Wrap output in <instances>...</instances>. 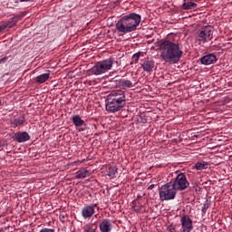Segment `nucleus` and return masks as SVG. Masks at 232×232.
Masks as SVG:
<instances>
[{"label": "nucleus", "mask_w": 232, "mask_h": 232, "mask_svg": "<svg viewBox=\"0 0 232 232\" xmlns=\"http://www.w3.org/2000/svg\"><path fill=\"white\" fill-rule=\"evenodd\" d=\"M132 208L136 213H140V208L137 207V205H133Z\"/></svg>", "instance_id": "obj_31"}, {"label": "nucleus", "mask_w": 232, "mask_h": 232, "mask_svg": "<svg viewBox=\"0 0 232 232\" xmlns=\"http://www.w3.org/2000/svg\"><path fill=\"white\" fill-rule=\"evenodd\" d=\"M0 106H3V101L0 100Z\"/></svg>", "instance_id": "obj_34"}, {"label": "nucleus", "mask_w": 232, "mask_h": 232, "mask_svg": "<svg viewBox=\"0 0 232 232\" xmlns=\"http://www.w3.org/2000/svg\"><path fill=\"white\" fill-rule=\"evenodd\" d=\"M19 1L20 3H34V0H17L15 3H19Z\"/></svg>", "instance_id": "obj_30"}, {"label": "nucleus", "mask_w": 232, "mask_h": 232, "mask_svg": "<svg viewBox=\"0 0 232 232\" xmlns=\"http://www.w3.org/2000/svg\"><path fill=\"white\" fill-rule=\"evenodd\" d=\"M177 197V188L172 185L171 182L162 185L160 188V199L164 200H174Z\"/></svg>", "instance_id": "obj_6"}, {"label": "nucleus", "mask_w": 232, "mask_h": 232, "mask_svg": "<svg viewBox=\"0 0 232 232\" xmlns=\"http://www.w3.org/2000/svg\"><path fill=\"white\" fill-rule=\"evenodd\" d=\"M88 173L89 171L85 169L78 170L76 172V179H86V177H88Z\"/></svg>", "instance_id": "obj_22"}, {"label": "nucleus", "mask_w": 232, "mask_h": 232, "mask_svg": "<svg viewBox=\"0 0 232 232\" xmlns=\"http://www.w3.org/2000/svg\"><path fill=\"white\" fill-rule=\"evenodd\" d=\"M197 6V3L188 1L182 4L181 8H183V10H196Z\"/></svg>", "instance_id": "obj_17"}, {"label": "nucleus", "mask_w": 232, "mask_h": 232, "mask_svg": "<svg viewBox=\"0 0 232 232\" xmlns=\"http://www.w3.org/2000/svg\"><path fill=\"white\" fill-rule=\"evenodd\" d=\"M121 79H117V77L112 78L110 81L109 86H111V88H121Z\"/></svg>", "instance_id": "obj_21"}, {"label": "nucleus", "mask_w": 232, "mask_h": 232, "mask_svg": "<svg viewBox=\"0 0 232 232\" xmlns=\"http://www.w3.org/2000/svg\"><path fill=\"white\" fill-rule=\"evenodd\" d=\"M119 84L120 88H122V90H126V88H133V86H135V84L128 79H120Z\"/></svg>", "instance_id": "obj_16"}, {"label": "nucleus", "mask_w": 232, "mask_h": 232, "mask_svg": "<svg viewBox=\"0 0 232 232\" xmlns=\"http://www.w3.org/2000/svg\"><path fill=\"white\" fill-rule=\"evenodd\" d=\"M84 130L83 129H80V131H83Z\"/></svg>", "instance_id": "obj_35"}, {"label": "nucleus", "mask_w": 232, "mask_h": 232, "mask_svg": "<svg viewBox=\"0 0 232 232\" xmlns=\"http://www.w3.org/2000/svg\"><path fill=\"white\" fill-rule=\"evenodd\" d=\"M218 59L215 53H208L200 58L201 64L209 66V64H215Z\"/></svg>", "instance_id": "obj_12"}, {"label": "nucleus", "mask_w": 232, "mask_h": 232, "mask_svg": "<svg viewBox=\"0 0 232 232\" xmlns=\"http://www.w3.org/2000/svg\"><path fill=\"white\" fill-rule=\"evenodd\" d=\"M213 34H215V27L211 25H207L201 27L198 31V35H197V41L198 43L206 44V43H209V41H212L213 39Z\"/></svg>", "instance_id": "obj_5"}, {"label": "nucleus", "mask_w": 232, "mask_h": 232, "mask_svg": "<svg viewBox=\"0 0 232 232\" xmlns=\"http://www.w3.org/2000/svg\"><path fill=\"white\" fill-rule=\"evenodd\" d=\"M17 24V20L11 19L9 22H5L0 25V34H3L5 30H10V28H14Z\"/></svg>", "instance_id": "obj_14"}, {"label": "nucleus", "mask_w": 232, "mask_h": 232, "mask_svg": "<svg viewBox=\"0 0 232 232\" xmlns=\"http://www.w3.org/2000/svg\"><path fill=\"white\" fill-rule=\"evenodd\" d=\"M140 64L142 67L143 71L147 72L148 73H151V72H153V68H155V61L150 58L140 60Z\"/></svg>", "instance_id": "obj_11"}, {"label": "nucleus", "mask_w": 232, "mask_h": 232, "mask_svg": "<svg viewBox=\"0 0 232 232\" xmlns=\"http://www.w3.org/2000/svg\"><path fill=\"white\" fill-rule=\"evenodd\" d=\"M24 122H26V120L24 119V115L18 116L11 120V124L14 128H19V126H23Z\"/></svg>", "instance_id": "obj_15"}, {"label": "nucleus", "mask_w": 232, "mask_h": 232, "mask_svg": "<svg viewBox=\"0 0 232 232\" xmlns=\"http://www.w3.org/2000/svg\"><path fill=\"white\" fill-rule=\"evenodd\" d=\"M140 55L142 53H136L132 55V63H139V59H140Z\"/></svg>", "instance_id": "obj_24"}, {"label": "nucleus", "mask_w": 232, "mask_h": 232, "mask_svg": "<svg viewBox=\"0 0 232 232\" xmlns=\"http://www.w3.org/2000/svg\"><path fill=\"white\" fill-rule=\"evenodd\" d=\"M26 15V12L20 13L13 17V20L16 21L18 23L19 19H22V17H24Z\"/></svg>", "instance_id": "obj_23"}, {"label": "nucleus", "mask_w": 232, "mask_h": 232, "mask_svg": "<svg viewBox=\"0 0 232 232\" xmlns=\"http://www.w3.org/2000/svg\"><path fill=\"white\" fill-rule=\"evenodd\" d=\"M115 173H117V169H112V170L110 172V177H111V175H115Z\"/></svg>", "instance_id": "obj_32"}, {"label": "nucleus", "mask_w": 232, "mask_h": 232, "mask_svg": "<svg viewBox=\"0 0 232 232\" xmlns=\"http://www.w3.org/2000/svg\"><path fill=\"white\" fill-rule=\"evenodd\" d=\"M208 209H209V204L205 203L201 208L202 214L206 215V213L208 212Z\"/></svg>", "instance_id": "obj_26"}, {"label": "nucleus", "mask_w": 232, "mask_h": 232, "mask_svg": "<svg viewBox=\"0 0 232 232\" xmlns=\"http://www.w3.org/2000/svg\"><path fill=\"white\" fill-rule=\"evenodd\" d=\"M97 208V204L85 205L82 208V217L85 220L88 218H92L95 215V208Z\"/></svg>", "instance_id": "obj_8"}, {"label": "nucleus", "mask_w": 232, "mask_h": 232, "mask_svg": "<svg viewBox=\"0 0 232 232\" xmlns=\"http://www.w3.org/2000/svg\"><path fill=\"white\" fill-rule=\"evenodd\" d=\"M8 61V56H5L4 58L0 59V64H5Z\"/></svg>", "instance_id": "obj_28"}, {"label": "nucleus", "mask_w": 232, "mask_h": 232, "mask_svg": "<svg viewBox=\"0 0 232 232\" xmlns=\"http://www.w3.org/2000/svg\"><path fill=\"white\" fill-rule=\"evenodd\" d=\"M48 79H50V73H43V74L36 76L35 82L38 84H43L44 82H46V81H48Z\"/></svg>", "instance_id": "obj_18"}, {"label": "nucleus", "mask_w": 232, "mask_h": 232, "mask_svg": "<svg viewBox=\"0 0 232 232\" xmlns=\"http://www.w3.org/2000/svg\"><path fill=\"white\" fill-rule=\"evenodd\" d=\"M167 229H168V231H169V232H175V226L170 225V226L168 227Z\"/></svg>", "instance_id": "obj_29"}, {"label": "nucleus", "mask_w": 232, "mask_h": 232, "mask_svg": "<svg viewBox=\"0 0 232 232\" xmlns=\"http://www.w3.org/2000/svg\"><path fill=\"white\" fill-rule=\"evenodd\" d=\"M160 59L169 64H177L184 52L180 50V45L169 40H164L160 44Z\"/></svg>", "instance_id": "obj_1"}, {"label": "nucleus", "mask_w": 232, "mask_h": 232, "mask_svg": "<svg viewBox=\"0 0 232 232\" xmlns=\"http://www.w3.org/2000/svg\"><path fill=\"white\" fill-rule=\"evenodd\" d=\"M100 231L101 232H111V220L103 219L100 223Z\"/></svg>", "instance_id": "obj_13"}, {"label": "nucleus", "mask_w": 232, "mask_h": 232, "mask_svg": "<svg viewBox=\"0 0 232 232\" xmlns=\"http://www.w3.org/2000/svg\"><path fill=\"white\" fill-rule=\"evenodd\" d=\"M126 106V94L122 90L111 91L107 97L106 110L111 113L121 111Z\"/></svg>", "instance_id": "obj_3"}, {"label": "nucleus", "mask_w": 232, "mask_h": 232, "mask_svg": "<svg viewBox=\"0 0 232 232\" xmlns=\"http://www.w3.org/2000/svg\"><path fill=\"white\" fill-rule=\"evenodd\" d=\"M95 229H97L95 225H90L84 229V232H95Z\"/></svg>", "instance_id": "obj_25"}, {"label": "nucleus", "mask_w": 232, "mask_h": 232, "mask_svg": "<svg viewBox=\"0 0 232 232\" xmlns=\"http://www.w3.org/2000/svg\"><path fill=\"white\" fill-rule=\"evenodd\" d=\"M208 166H209V164L206 161H198L195 164V168L198 171H202V169H207Z\"/></svg>", "instance_id": "obj_20"}, {"label": "nucleus", "mask_w": 232, "mask_h": 232, "mask_svg": "<svg viewBox=\"0 0 232 232\" xmlns=\"http://www.w3.org/2000/svg\"><path fill=\"white\" fill-rule=\"evenodd\" d=\"M142 16L137 13H130L121 17L116 24V30L121 34H131L140 25Z\"/></svg>", "instance_id": "obj_2"}, {"label": "nucleus", "mask_w": 232, "mask_h": 232, "mask_svg": "<svg viewBox=\"0 0 232 232\" xmlns=\"http://www.w3.org/2000/svg\"><path fill=\"white\" fill-rule=\"evenodd\" d=\"M153 188H155V185H154V184H151V185L148 188V189H153Z\"/></svg>", "instance_id": "obj_33"}, {"label": "nucleus", "mask_w": 232, "mask_h": 232, "mask_svg": "<svg viewBox=\"0 0 232 232\" xmlns=\"http://www.w3.org/2000/svg\"><path fill=\"white\" fill-rule=\"evenodd\" d=\"M113 64H115V61L111 58L97 62L94 66L89 70V73L92 75H102V73L110 72V70L113 68Z\"/></svg>", "instance_id": "obj_4"}, {"label": "nucleus", "mask_w": 232, "mask_h": 232, "mask_svg": "<svg viewBox=\"0 0 232 232\" xmlns=\"http://www.w3.org/2000/svg\"><path fill=\"white\" fill-rule=\"evenodd\" d=\"M30 138V134L26 131H17L12 136L13 140H15V142H18L19 144L28 142Z\"/></svg>", "instance_id": "obj_10"}, {"label": "nucleus", "mask_w": 232, "mask_h": 232, "mask_svg": "<svg viewBox=\"0 0 232 232\" xmlns=\"http://www.w3.org/2000/svg\"><path fill=\"white\" fill-rule=\"evenodd\" d=\"M181 228L183 232H191L193 231V221L188 215H184L180 218Z\"/></svg>", "instance_id": "obj_9"}, {"label": "nucleus", "mask_w": 232, "mask_h": 232, "mask_svg": "<svg viewBox=\"0 0 232 232\" xmlns=\"http://www.w3.org/2000/svg\"><path fill=\"white\" fill-rule=\"evenodd\" d=\"M172 186L176 188L177 191H184L189 188V181L184 173H178L172 181Z\"/></svg>", "instance_id": "obj_7"}, {"label": "nucleus", "mask_w": 232, "mask_h": 232, "mask_svg": "<svg viewBox=\"0 0 232 232\" xmlns=\"http://www.w3.org/2000/svg\"><path fill=\"white\" fill-rule=\"evenodd\" d=\"M40 232H55V230L53 228L44 227V228H42Z\"/></svg>", "instance_id": "obj_27"}, {"label": "nucleus", "mask_w": 232, "mask_h": 232, "mask_svg": "<svg viewBox=\"0 0 232 232\" xmlns=\"http://www.w3.org/2000/svg\"><path fill=\"white\" fill-rule=\"evenodd\" d=\"M72 121L74 126H76L77 128H81V126H83L84 124L83 120L79 115L72 116Z\"/></svg>", "instance_id": "obj_19"}]
</instances>
